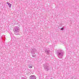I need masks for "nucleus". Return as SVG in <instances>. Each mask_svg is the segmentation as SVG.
I'll return each instance as SVG.
<instances>
[{"instance_id":"f257e3e1","label":"nucleus","mask_w":79,"mask_h":79,"mask_svg":"<svg viewBox=\"0 0 79 79\" xmlns=\"http://www.w3.org/2000/svg\"><path fill=\"white\" fill-rule=\"evenodd\" d=\"M64 51L62 50H59L57 51V55L59 58L62 59L64 55Z\"/></svg>"},{"instance_id":"f03ea898","label":"nucleus","mask_w":79,"mask_h":79,"mask_svg":"<svg viewBox=\"0 0 79 79\" xmlns=\"http://www.w3.org/2000/svg\"><path fill=\"white\" fill-rule=\"evenodd\" d=\"M49 65L48 63H47L46 64H44V69H45L46 71H48V70H50V69L48 66Z\"/></svg>"},{"instance_id":"7ed1b4c3","label":"nucleus","mask_w":79,"mask_h":79,"mask_svg":"<svg viewBox=\"0 0 79 79\" xmlns=\"http://www.w3.org/2000/svg\"><path fill=\"white\" fill-rule=\"evenodd\" d=\"M13 31L16 33H17V32L18 33L19 32V27H15L14 28Z\"/></svg>"},{"instance_id":"20e7f679","label":"nucleus","mask_w":79,"mask_h":79,"mask_svg":"<svg viewBox=\"0 0 79 79\" xmlns=\"http://www.w3.org/2000/svg\"><path fill=\"white\" fill-rule=\"evenodd\" d=\"M31 52V54L34 55V54H35V53H37V50L35 48L32 49Z\"/></svg>"},{"instance_id":"39448f33","label":"nucleus","mask_w":79,"mask_h":79,"mask_svg":"<svg viewBox=\"0 0 79 79\" xmlns=\"http://www.w3.org/2000/svg\"><path fill=\"white\" fill-rule=\"evenodd\" d=\"M30 79H36V77L34 75H31L30 77Z\"/></svg>"},{"instance_id":"423d86ee","label":"nucleus","mask_w":79,"mask_h":79,"mask_svg":"<svg viewBox=\"0 0 79 79\" xmlns=\"http://www.w3.org/2000/svg\"><path fill=\"white\" fill-rule=\"evenodd\" d=\"M45 51L46 53V54H47V55L50 53V50L49 49H46L45 50Z\"/></svg>"},{"instance_id":"0eeeda50","label":"nucleus","mask_w":79,"mask_h":79,"mask_svg":"<svg viewBox=\"0 0 79 79\" xmlns=\"http://www.w3.org/2000/svg\"><path fill=\"white\" fill-rule=\"evenodd\" d=\"M12 40H14V41H15V40H16V38H13L12 39Z\"/></svg>"},{"instance_id":"6e6552de","label":"nucleus","mask_w":79,"mask_h":79,"mask_svg":"<svg viewBox=\"0 0 79 79\" xmlns=\"http://www.w3.org/2000/svg\"><path fill=\"white\" fill-rule=\"evenodd\" d=\"M9 8H11V4H10L9 5Z\"/></svg>"},{"instance_id":"1a4fd4ad","label":"nucleus","mask_w":79,"mask_h":79,"mask_svg":"<svg viewBox=\"0 0 79 79\" xmlns=\"http://www.w3.org/2000/svg\"><path fill=\"white\" fill-rule=\"evenodd\" d=\"M64 29V28L63 27H62L61 28V31H63Z\"/></svg>"},{"instance_id":"9d476101","label":"nucleus","mask_w":79,"mask_h":79,"mask_svg":"<svg viewBox=\"0 0 79 79\" xmlns=\"http://www.w3.org/2000/svg\"><path fill=\"white\" fill-rule=\"evenodd\" d=\"M32 57H33V58H35V55H32Z\"/></svg>"},{"instance_id":"9b49d317","label":"nucleus","mask_w":79,"mask_h":79,"mask_svg":"<svg viewBox=\"0 0 79 79\" xmlns=\"http://www.w3.org/2000/svg\"><path fill=\"white\" fill-rule=\"evenodd\" d=\"M29 67L30 68H32V66H31L30 65H29Z\"/></svg>"},{"instance_id":"f8f14e48","label":"nucleus","mask_w":79,"mask_h":79,"mask_svg":"<svg viewBox=\"0 0 79 79\" xmlns=\"http://www.w3.org/2000/svg\"><path fill=\"white\" fill-rule=\"evenodd\" d=\"M7 3L8 5H9V4H10V3H9L8 2H7Z\"/></svg>"},{"instance_id":"ddd939ff","label":"nucleus","mask_w":79,"mask_h":79,"mask_svg":"<svg viewBox=\"0 0 79 79\" xmlns=\"http://www.w3.org/2000/svg\"><path fill=\"white\" fill-rule=\"evenodd\" d=\"M19 33H17L15 34L16 35H19Z\"/></svg>"},{"instance_id":"4468645a","label":"nucleus","mask_w":79,"mask_h":79,"mask_svg":"<svg viewBox=\"0 0 79 79\" xmlns=\"http://www.w3.org/2000/svg\"><path fill=\"white\" fill-rule=\"evenodd\" d=\"M22 79H25V78H22Z\"/></svg>"}]
</instances>
